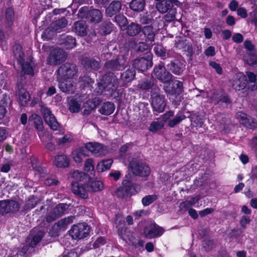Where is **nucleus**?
I'll return each mask as SVG.
<instances>
[{
	"mask_svg": "<svg viewBox=\"0 0 257 257\" xmlns=\"http://www.w3.org/2000/svg\"><path fill=\"white\" fill-rule=\"evenodd\" d=\"M237 15L242 18H245L247 17V11L245 9L243 8H239L237 10Z\"/></svg>",
	"mask_w": 257,
	"mask_h": 257,
	"instance_id": "nucleus-62",
	"label": "nucleus"
},
{
	"mask_svg": "<svg viewBox=\"0 0 257 257\" xmlns=\"http://www.w3.org/2000/svg\"><path fill=\"white\" fill-rule=\"evenodd\" d=\"M39 136L47 149L53 151L55 149V145L52 143V136L49 133L45 132L39 133Z\"/></svg>",
	"mask_w": 257,
	"mask_h": 257,
	"instance_id": "nucleus-19",
	"label": "nucleus"
},
{
	"mask_svg": "<svg viewBox=\"0 0 257 257\" xmlns=\"http://www.w3.org/2000/svg\"><path fill=\"white\" fill-rule=\"evenodd\" d=\"M19 208L18 204L14 201H0V214L15 211Z\"/></svg>",
	"mask_w": 257,
	"mask_h": 257,
	"instance_id": "nucleus-18",
	"label": "nucleus"
},
{
	"mask_svg": "<svg viewBox=\"0 0 257 257\" xmlns=\"http://www.w3.org/2000/svg\"><path fill=\"white\" fill-rule=\"evenodd\" d=\"M41 111L45 122L50 128L53 131L58 130L59 124L50 110L46 107H42Z\"/></svg>",
	"mask_w": 257,
	"mask_h": 257,
	"instance_id": "nucleus-11",
	"label": "nucleus"
},
{
	"mask_svg": "<svg viewBox=\"0 0 257 257\" xmlns=\"http://www.w3.org/2000/svg\"><path fill=\"white\" fill-rule=\"evenodd\" d=\"M153 65L152 57L147 56V58H141V59L136 60L134 63V67L139 70L144 71L148 68L151 67Z\"/></svg>",
	"mask_w": 257,
	"mask_h": 257,
	"instance_id": "nucleus-16",
	"label": "nucleus"
},
{
	"mask_svg": "<svg viewBox=\"0 0 257 257\" xmlns=\"http://www.w3.org/2000/svg\"><path fill=\"white\" fill-rule=\"evenodd\" d=\"M123 186L118 188L116 192V195L120 197H125L134 194L137 190L135 186L130 180H124L122 182Z\"/></svg>",
	"mask_w": 257,
	"mask_h": 257,
	"instance_id": "nucleus-8",
	"label": "nucleus"
},
{
	"mask_svg": "<svg viewBox=\"0 0 257 257\" xmlns=\"http://www.w3.org/2000/svg\"><path fill=\"white\" fill-rule=\"evenodd\" d=\"M237 115L240 123L245 125L246 127L250 128L257 127L256 121L250 116L241 112H238Z\"/></svg>",
	"mask_w": 257,
	"mask_h": 257,
	"instance_id": "nucleus-17",
	"label": "nucleus"
},
{
	"mask_svg": "<svg viewBox=\"0 0 257 257\" xmlns=\"http://www.w3.org/2000/svg\"><path fill=\"white\" fill-rule=\"evenodd\" d=\"M115 107L112 103L107 102L104 103L99 109L100 113L103 115H109L112 113Z\"/></svg>",
	"mask_w": 257,
	"mask_h": 257,
	"instance_id": "nucleus-26",
	"label": "nucleus"
},
{
	"mask_svg": "<svg viewBox=\"0 0 257 257\" xmlns=\"http://www.w3.org/2000/svg\"><path fill=\"white\" fill-rule=\"evenodd\" d=\"M14 56L18 62L21 64L22 71L24 73L33 75L34 71L31 65L29 63H23L24 53L22 51V47L20 45H16L14 48Z\"/></svg>",
	"mask_w": 257,
	"mask_h": 257,
	"instance_id": "nucleus-5",
	"label": "nucleus"
},
{
	"mask_svg": "<svg viewBox=\"0 0 257 257\" xmlns=\"http://www.w3.org/2000/svg\"><path fill=\"white\" fill-rule=\"evenodd\" d=\"M72 140L73 137L70 134H67L62 138L56 139V142L59 145H64L67 143H69L71 142Z\"/></svg>",
	"mask_w": 257,
	"mask_h": 257,
	"instance_id": "nucleus-41",
	"label": "nucleus"
},
{
	"mask_svg": "<svg viewBox=\"0 0 257 257\" xmlns=\"http://www.w3.org/2000/svg\"><path fill=\"white\" fill-rule=\"evenodd\" d=\"M81 108V105L74 100L70 101L69 103V109L72 112H77Z\"/></svg>",
	"mask_w": 257,
	"mask_h": 257,
	"instance_id": "nucleus-44",
	"label": "nucleus"
},
{
	"mask_svg": "<svg viewBox=\"0 0 257 257\" xmlns=\"http://www.w3.org/2000/svg\"><path fill=\"white\" fill-rule=\"evenodd\" d=\"M154 51L156 55L159 56L163 57L165 56V52L162 46L158 45L154 47Z\"/></svg>",
	"mask_w": 257,
	"mask_h": 257,
	"instance_id": "nucleus-54",
	"label": "nucleus"
},
{
	"mask_svg": "<svg viewBox=\"0 0 257 257\" xmlns=\"http://www.w3.org/2000/svg\"><path fill=\"white\" fill-rule=\"evenodd\" d=\"M152 98V105L154 110L158 113L163 112L166 106L164 96L154 94Z\"/></svg>",
	"mask_w": 257,
	"mask_h": 257,
	"instance_id": "nucleus-15",
	"label": "nucleus"
},
{
	"mask_svg": "<svg viewBox=\"0 0 257 257\" xmlns=\"http://www.w3.org/2000/svg\"><path fill=\"white\" fill-rule=\"evenodd\" d=\"M246 78L243 73L238 72L233 76L232 80V86L239 94H241L244 91H246Z\"/></svg>",
	"mask_w": 257,
	"mask_h": 257,
	"instance_id": "nucleus-4",
	"label": "nucleus"
},
{
	"mask_svg": "<svg viewBox=\"0 0 257 257\" xmlns=\"http://www.w3.org/2000/svg\"><path fill=\"white\" fill-rule=\"evenodd\" d=\"M66 57V53L61 49H55L51 51L47 59L49 64L57 65L63 62Z\"/></svg>",
	"mask_w": 257,
	"mask_h": 257,
	"instance_id": "nucleus-9",
	"label": "nucleus"
},
{
	"mask_svg": "<svg viewBox=\"0 0 257 257\" xmlns=\"http://www.w3.org/2000/svg\"><path fill=\"white\" fill-rule=\"evenodd\" d=\"M205 54L206 55L208 56H214L215 54V48L214 47L210 46L205 51Z\"/></svg>",
	"mask_w": 257,
	"mask_h": 257,
	"instance_id": "nucleus-63",
	"label": "nucleus"
},
{
	"mask_svg": "<svg viewBox=\"0 0 257 257\" xmlns=\"http://www.w3.org/2000/svg\"><path fill=\"white\" fill-rule=\"evenodd\" d=\"M141 31V26L134 23H131L127 27V33L130 36H135Z\"/></svg>",
	"mask_w": 257,
	"mask_h": 257,
	"instance_id": "nucleus-34",
	"label": "nucleus"
},
{
	"mask_svg": "<svg viewBox=\"0 0 257 257\" xmlns=\"http://www.w3.org/2000/svg\"><path fill=\"white\" fill-rule=\"evenodd\" d=\"M30 100V96L28 91L25 89L22 88L18 92V101L23 106L28 104Z\"/></svg>",
	"mask_w": 257,
	"mask_h": 257,
	"instance_id": "nucleus-24",
	"label": "nucleus"
},
{
	"mask_svg": "<svg viewBox=\"0 0 257 257\" xmlns=\"http://www.w3.org/2000/svg\"><path fill=\"white\" fill-rule=\"evenodd\" d=\"M85 148L96 156H104L107 153V149L103 145L96 143L89 142L85 144Z\"/></svg>",
	"mask_w": 257,
	"mask_h": 257,
	"instance_id": "nucleus-10",
	"label": "nucleus"
},
{
	"mask_svg": "<svg viewBox=\"0 0 257 257\" xmlns=\"http://www.w3.org/2000/svg\"><path fill=\"white\" fill-rule=\"evenodd\" d=\"M136 48L138 51L143 52L144 50H148L149 46L143 42H140L137 45Z\"/></svg>",
	"mask_w": 257,
	"mask_h": 257,
	"instance_id": "nucleus-61",
	"label": "nucleus"
},
{
	"mask_svg": "<svg viewBox=\"0 0 257 257\" xmlns=\"http://www.w3.org/2000/svg\"><path fill=\"white\" fill-rule=\"evenodd\" d=\"M156 5V8L161 13H164L171 8V4L168 0L160 1Z\"/></svg>",
	"mask_w": 257,
	"mask_h": 257,
	"instance_id": "nucleus-31",
	"label": "nucleus"
},
{
	"mask_svg": "<svg viewBox=\"0 0 257 257\" xmlns=\"http://www.w3.org/2000/svg\"><path fill=\"white\" fill-rule=\"evenodd\" d=\"M164 125L163 122L154 121L152 122L149 128L151 132H156L161 129Z\"/></svg>",
	"mask_w": 257,
	"mask_h": 257,
	"instance_id": "nucleus-45",
	"label": "nucleus"
},
{
	"mask_svg": "<svg viewBox=\"0 0 257 257\" xmlns=\"http://www.w3.org/2000/svg\"><path fill=\"white\" fill-rule=\"evenodd\" d=\"M99 89H104L111 92L115 90L118 86V81L113 74L105 76L101 82L98 83Z\"/></svg>",
	"mask_w": 257,
	"mask_h": 257,
	"instance_id": "nucleus-7",
	"label": "nucleus"
},
{
	"mask_svg": "<svg viewBox=\"0 0 257 257\" xmlns=\"http://www.w3.org/2000/svg\"><path fill=\"white\" fill-rule=\"evenodd\" d=\"M83 63L86 66L90 67L92 69H97L99 67V63L96 61L87 60H83Z\"/></svg>",
	"mask_w": 257,
	"mask_h": 257,
	"instance_id": "nucleus-48",
	"label": "nucleus"
},
{
	"mask_svg": "<svg viewBox=\"0 0 257 257\" xmlns=\"http://www.w3.org/2000/svg\"><path fill=\"white\" fill-rule=\"evenodd\" d=\"M143 32L149 40L151 42L154 41L155 34L151 26L145 27L143 29Z\"/></svg>",
	"mask_w": 257,
	"mask_h": 257,
	"instance_id": "nucleus-37",
	"label": "nucleus"
},
{
	"mask_svg": "<svg viewBox=\"0 0 257 257\" xmlns=\"http://www.w3.org/2000/svg\"><path fill=\"white\" fill-rule=\"evenodd\" d=\"M14 11L12 8H8L6 12V17L8 22H12L14 18Z\"/></svg>",
	"mask_w": 257,
	"mask_h": 257,
	"instance_id": "nucleus-55",
	"label": "nucleus"
},
{
	"mask_svg": "<svg viewBox=\"0 0 257 257\" xmlns=\"http://www.w3.org/2000/svg\"><path fill=\"white\" fill-rule=\"evenodd\" d=\"M244 59L249 65L257 64V56L254 55H251L250 56H244Z\"/></svg>",
	"mask_w": 257,
	"mask_h": 257,
	"instance_id": "nucleus-52",
	"label": "nucleus"
},
{
	"mask_svg": "<svg viewBox=\"0 0 257 257\" xmlns=\"http://www.w3.org/2000/svg\"><path fill=\"white\" fill-rule=\"evenodd\" d=\"M154 75L156 77L164 82H169L165 86L166 92L172 96H177L181 94L183 90L182 83L176 79L170 80L171 79V74L166 71V69L162 64H159L154 68Z\"/></svg>",
	"mask_w": 257,
	"mask_h": 257,
	"instance_id": "nucleus-2",
	"label": "nucleus"
},
{
	"mask_svg": "<svg viewBox=\"0 0 257 257\" xmlns=\"http://www.w3.org/2000/svg\"><path fill=\"white\" fill-rule=\"evenodd\" d=\"M39 201V199L34 197H31L27 202V207L30 209L34 207Z\"/></svg>",
	"mask_w": 257,
	"mask_h": 257,
	"instance_id": "nucleus-53",
	"label": "nucleus"
},
{
	"mask_svg": "<svg viewBox=\"0 0 257 257\" xmlns=\"http://www.w3.org/2000/svg\"><path fill=\"white\" fill-rule=\"evenodd\" d=\"M29 121H32L34 123L36 128L40 132L43 130V121L42 120L41 117L40 116L36 114H33L29 117Z\"/></svg>",
	"mask_w": 257,
	"mask_h": 257,
	"instance_id": "nucleus-30",
	"label": "nucleus"
},
{
	"mask_svg": "<svg viewBox=\"0 0 257 257\" xmlns=\"http://www.w3.org/2000/svg\"><path fill=\"white\" fill-rule=\"evenodd\" d=\"M118 232H119V233L121 234L122 239L124 240H125L126 243H127L128 244H135V242L134 241V236L131 232H126V231L125 230V232L128 234H126V233H123L121 231H120L119 230V229H118Z\"/></svg>",
	"mask_w": 257,
	"mask_h": 257,
	"instance_id": "nucleus-39",
	"label": "nucleus"
},
{
	"mask_svg": "<svg viewBox=\"0 0 257 257\" xmlns=\"http://www.w3.org/2000/svg\"><path fill=\"white\" fill-rule=\"evenodd\" d=\"M115 21L120 27L121 30L125 29V26L127 24V21L126 18L123 15H117L115 17Z\"/></svg>",
	"mask_w": 257,
	"mask_h": 257,
	"instance_id": "nucleus-38",
	"label": "nucleus"
},
{
	"mask_svg": "<svg viewBox=\"0 0 257 257\" xmlns=\"http://www.w3.org/2000/svg\"><path fill=\"white\" fill-rule=\"evenodd\" d=\"M164 231L162 227L156 224H151L145 227L144 234L147 237L152 238L161 236Z\"/></svg>",
	"mask_w": 257,
	"mask_h": 257,
	"instance_id": "nucleus-14",
	"label": "nucleus"
},
{
	"mask_svg": "<svg viewBox=\"0 0 257 257\" xmlns=\"http://www.w3.org/2000/svg\"><path fill=\"white\" fill-rule=\"evenodd\" d=\"M139 86L141 89L143 90H147L152 87V84L151 82L146 81L142 82V83L139 84Z\"/></svg>",
	"mask_w": 257,
	"mask_h": 257,
	"instance_id": "nucleus-59",
	"label": "nucleus"
},
{
	"mask_svg": "<svg viewBox=\"0 0 257 257\" xmlns=\"http://www.w3.org/2000/svg\"><path fill=\"white\" fill-rule=\"evenodd\" d=\"M238 3L235 0H232L229 5V8L231 11H235L238 7Z\"/></svg>",
	"mask_w": 257,
	"mask_h": 257,
	"instance_id": "nucleus-64",
	"label": "nucleus"
},
{
	"mask_svg": "<svg viewBox=\"0 0 257 257\" xmlns=\"http://www.w3.org/2000/svg\"><path fill=\"white\" fill-rule=\"evenodd\" d=\"M130 165L133 173L136 175L145 177L148 176L150 173V169L148 165L133 162Z\"/></svg>",
	"mask_w": 257,
	"mask_h": 257,
	"instance_id": "nucleus-13",
	"label": "nucleus"
},
{
	"mask_svg": "<svg viewBox=\"0 0 257 257\" xmlns=\"http://www.w3.org/2000/svg\"><path fill=\"white\" fill-rule=\"evenodd\" d=\"M73 31L78 35L84 36L86 34V26L82 21L75 23Z\"/></svg>",
	"mask_w": 257,
	"mask_h": 257,
	"instance_id": "nucleus-27",
	"label": "nucleus"
},
{
	"mask_svg": "<svg viewBox=\"0 0 257 257\" xmlns=\"http://www.w3.org/2000/svg\"><path fill=\"white\" fill-rule=\"evenodd\" d=\"M145 6V0H133L130 8L135 11H142Z\"/></svg>",
	"mask_w": 257,
	"mask_h": 257,
	"instance_id": "nucleus-35",
	"label": "nucleus"
},
{
	"mask_svg": "<svg viewBox=\"0 0 257 257\" xmlns=\"http://www.w3.org/2000/svg\"><path fill=\"white\" fill-rule=\"evenodd\" d=\"M86 156L83 148H79L74 150L72 154V158L76 163L81 162L83 158Z\"/></svg>",
	"mask_w": 257,
	"mask_h": 257,
	"instance_id": "nucleus-29",
	"label": "nucleus"
},
{
	"mask_svg": "<svg viewBox=\"0 0 257 257\" xmlns=\"http://www.w3.org/2000/svg\"><path fill=\"white\" fill-rule=\"evenodd\" d=\"M112 162L111 159L102 160L98 163L96 169L99 172H104L110 168Z\"/></svg>",
	"mask_w": 257,
	"mask_h": 257,
	"instance_id": "nucleus-28",
	"label": "nucleus"
},
{
	"mask_svg": "<svg viewBox=\"0 0 257 257\" xmlns=\"http://www.w3.org/2000/svg\"><path fill=\"white\" fill-rule=\"evenodd\" d=\"M175 11L171 10L168 14L165 16V20L167 22H171L173 21L175 17Z\"/></svg>",
	"mask_w": 257,
	"mask_h": 257,
	"instance_id": "nucleus-56",
	"label": "nucleus"
},
{
	"mask_svg": "<svg viewBox=\"0 0 257 257\" xmlns=\"http://www.w3.org/2000/svg\"><path fill=\"white\" fill-rule=\"evenodd\" d=\"M103 183L99 180L90 181L87 184V191L89 192L99 191L103 189Z\"/></svg>",
	"mask_w": 257,
	"mask_h": 257,
	"instance_id": "nucleus-23",
	"label": "nucleus"
},
{
	"mask_svg": "<svg viewBox=\"0 0 257 257\" xmlns=\"http://www.w3.org/2000/svg\"><path fill=\"white\" fill-rule=\"evenodd\" d=\"M77 72L76 66L70 64L61 66L57 71L59 87L64 92L72 93L75 86L73 77Z\"/></svg>",
	"mask_w": 257,
	"mask_h": 257,
	"instance_id": "nucleus-1",
	"label": "nucleus"
},
{
	"mask_svg": "<svg viewBox=\"0 0 257 257\" xmlns=\"http://www.w3.org/2000/svg\"><path fill=\"white\" fill-rule=\"evenodd\" d=\"M80 85H83L85 87L91 85V83H93L92 79L88 76H84L81 78L79 81Z\"/></svg>",
	"mask_w": 257,
	"mask_h": 257,
	"instance_id": "nucleus-49",
	"label": "nucleus"
},
{
	"mask_svg": "<svg viewBox=\"0 0 257 257\" xmlns=\"http://www.w3.org/2000/svg\"><path fill=\"white\" fill-rule=\"evenodd\" d=\"M121 9V4L118 1L112 2L106 10V14L109 17H112L113 15L118 12Z\"/></svg>",
	"mask_w": 257,
	"mask_h": 257,
	"instance_id": "nucleus-25",
	"label": "nucleus"
},
{
	"mask_svg": "<svg viewBox=\"0 0 257 257\" xmlns=\"http://www.w3.org/2000/svg\"><path fill=\"white\" fill-rule=\"evenodd\" d=\"M135 72L133 69H128L121 75V79L125 82L132 81L135 77Z\"/></svg>",
	"mask_w": 257,
	"mask_h": 257,
	"instance_id": "nucleus-36",
	"label": "nucleus"
},
{
	"mask_svg": "<svg viewBox=\"0 0 257 257\" xmlns=\"http://www.w3.org/2000/svg\"><path fill=\"white\" fill-rule=\"evenodd\" d=\"M75 46V40L72 37H67L66 40L65 46L67 49L74 48Z\"/></svg>",
	"mask_w": 257,
	"mask_h": 257,
	"instance_id": "nucleus-50",
	"label": "nucleus"
},
{
	"mask_svg": "<svg viewBox=\"0 0 257 257\" xmlns=\"http://www.w3.org/2000/svg\"><path fill=\"white\" fill-rule=\"evenodd\" d=\"M124 65L123 63L117 61L108 62L105 64V67L108 69L112 70H121L122 66L121 65Z\"/></svg>",
	"mask_w": 257,
	"mask_h": 257,
	"instance_id": "nucleus-40",
	"label": "nucleus"
},
{
	"mask_svg": "<svg viewBox=\"0 0 257 257\" xmlns=\"http://www.w3.org/2000/svg\"><path fill=\"white\" fill-rule=\"evenodd\" d=\"M250 221V219L249 217L243 216L240 220V224L242 227L245 228L246 225L248 224Z\"/></svg>",
	"mask_w": 257,
	"mask_h": 257,
	"instance_id": "nucleus-57",
	"label": "nucleus"
},
{
	"mask_svg": "<svg viewBox=\"0 0 257 257\" xmlns=\"http://www.w3.org/2000/svg\"><path fill=\"white\" fill-rule=\"evenodd\" d=\"M232 40L234 42L239 43L243 41V37L241 34L236 33L233 35Z\"/></svg>",
	"mask_w": 257,
	"mask_h": 257,
	"instance_id": "nucleus-58",
	"label": "nucleus"
},
{
	"mask_svg": "<svg viewBox=\"0 0 257 257\" xmlns=\"http://www.w3.org/2000/svg\"><path fill=\"white\" fill-rule=\"evenodd\" d=\"M89 227L85 223L74 225L69 230V234L74 239H81L86 237L89 233Z\"/></svg>",
	"mask_w": 257,
	"mask_h": 257,
	"instance_id": "nucleus-3",
	"label": "nucleus"
},
{
	"mask_svg": "<svg viewBox=\"0 0 257 257\" xmlns=\"http://www.w3.org/2000/svg\"><path fill=\"white\" fill-rule=\"evenodd\" d=\"M94 165L93 164V160L92 159H87L85 162L84 170L87 172L94 171Z\"/></svg>",
	"mask_w": 257,
	"mask_h": 257,
	"instance_id": "nucleus-46",
	"label": "nucleus"
},
{
	"mask_svg": "<svg viewBox=\"0 0 257 257\" xmlns=\"http://www.w3.org/2000/svg\"><path fill=\"white\" fill-rule=\"evenodd\" d=\"M210 65L214 69H215L216 71L218 74H221L222 73V68H221L219 64L216 63L215 62H211L210 63Z\"/></svg>",
	"mask_w": 257,
	"mask_h": 257,
	"instance_id": "nucleus-60",
	"label": "nucleus"
},
{
	"mask_svg": "<svg viewBox=\"0 0 257 257\" xmlns=\"http://www.w3.org/2000/svg\"><path fill=\"white\" fill-rule=\"evenodd\" d=\"M68 208L66 204H59L50 211L46 218L47 222H51L64 214Z\"/></svg>",
	"mask_w": 257,
	"mask_h": 257,
	"instance_id": "nucleus-12",
	"label": "nucleus"
},
{
	"mask_svg": "<svg viewBox=\"0 0 257 257\" xmlns=\"http://www.w3.org/2000/svg\"><path fill=\"white\" fill-rule=\"evenodd\" d=\"M170 69L175 74H179L182 71V68L177 64L172 63L169 65Z\"/></svg>",
	"mask_w": 257,
	"mask_h": 257,
	"instance_id": "nucleus-47",
	"label": "nucleus"
},
{
	"mask_svg": "<svg viewBox=\"0 0 257 257\" xmlns=\"http://www.w3.org/2000/svg\"><path fill=\"white\" fill-rule=\"evenodd\" d=\"M78 16L81 18H88L91 22L95 23L99 22L102 16L101 12L98 10L94 9L88 11L87 7L81 8L79 11Z\"/></svg>",
	"mask_w": 257,
	"mask_h": 257,
	"instance_id": "nucleus-6",
	"label": "nucleus"
},
{
	"mask_svg": "<svg viewBox=\"0 0 257 257\" xmlns=\"http://www.w3.org/2000/svg\"><path fill=\"white\" fill-rule=\"evenodd\" d=\"M74 217L73 216H70L67 218H65L59 221L55 225L54 227L57 226L59 230H64L66 229V226L72 223L73 221Z\"/></svg>",
	"mask_w": 257,
	"mask_h": 257,
	"instance_id": "nucleus-32",
	"label": "nucleus"
},
{
	"mask_svg": "<svg viewBox=\"0 0 257 257\" xmlns=\"http://www.w3.org/2000/svg\"><path fill=\"white\" fill-rule=\"evenodd\" d=\"M71 176L76 180H81L85 176V174L79 171H74L71 173Z\"/></svg>",
	"mask_w": 257,
	"mask_h": 257,
	"instance_id": "nucleus-51",
	"label": "nucleus"
},
{
	"mask_svg": "<svg viewBox=\"0 0 257 257\" xmlns=\"http://www.w3.org/2000/svg\"><path fill=\"white\" fill-rule=\"evenodd\" d=\"M246 76L248 77V81L250 83H253L254 85L252 86V89H257V73H254L251 72H247Z\"/></svg>",
	"mask_w": 257,
	"mask_h": 257,
	"instance_id": "nucleus-42",
	"label": "nucleus"
},
{
	"mask_svg": "<svg viewBox=\"0 0 257 257\" xmlns=\"http://www.w3.org/2000/svg\"><path fill=\"white\" fill-rule=\"evenodd\" d=\"M67 24L66 19L63 18L56 21L52 24V28L54 31L60 32L61 28H64Z\"/></svg>",
	"mask_w": 257,
	"mask_h": 257,
	"instance_id": "nucleus-33",
	"label": "nucleus"
},
{
	"mask_svg": "<svg viewBox=\"0 0 257 257\" xmlns=\"http://www.w3.org/2000/svg\"><path fill=\"white\" fill-rule=\"evenodd\" d=\"M157 199V197L155 195L146 196L142 199V203L145 206H148L153 203Z\"/></svg>",
	"mask_w": 257,
	"mask_h": 257,
	"instance_id": "nucleus-43",
	"label": "nucleus"
},
{
	"mask_svg": "<svg viewBox=\"0 0 257 257\" xmlns=\"http://www.w3.org/2000/svg\"><path fill=\"white\" fill-rule=\"evenodd\" d=\"M54 164L58 167L65 168L69 165V161L64 155H59L55 157Z\"/></svg>",
	"mask_w": 257,
	"mask_h": 257,
	"instance_id": "nucleus-22",
	"label": "nucleus"
},
{
	"mask_svg": "<svg viewBox=\"0 0 257 257\" xmlns=\"http://www.w3.org/2000/svg\"><path fill=\"white\" fill-rule=\"evenodd\" d=\"M43 235L44 233L41 231H38L36 233L34 231L30 234L26 240V243H29L30 247H33L40 242Z\"/></svg>",
	"mask_w": 257,
	"mask_h": 257,
	"instance_id": "nucleus-20",
	"label": "nucleus"
},
{
	"mask_svg": "<svg viewBox=\"0 0 257 257\" xmlns=\"http://www.w3.org/2000/svg\"><path fill=\"white\" fill-rule=\"evenodd\" d=\"M72 190L73 192L83 198H86L87 195V188L85 186H82L78 182H73L72 183Z\"/></svg>",
	"mask_w": 257,
	"mask_h": 257,
	"instance_id": "nucleus-21",
	"label": "nucleus"
}]
</instances>
